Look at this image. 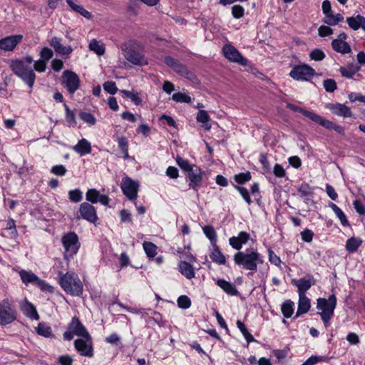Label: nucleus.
Instances as JSON below:
<instances>
[{"mask_svg": "<svg viewBox=\"0 0 365 365\" xmlns=\"http://www.w3.org/2000/svg\"><path fill=\"white\" fill-rule=\"evenodd\" d=\"M34 62L31 56H26L22 59L11 61L10 68L12 72L32 88L36 80V74L33 68L29 66Z\"/></svg>", "mask_w": 365, "mask_h": 365, "instance_id": "obj_1", "label": "nucleus"}, {"mask_svg": "<svg viewBox=\"0 0 365 365\" xmlns=\"http://www.w3.org/2000/svg\"><path fill=\"white\" fill-rule=\"evenodd\" d=\"M286 107L294 112H299L302 113L304 116L309 118L313 122L323 126L327 129L334 130L341 135H345L344 128L341 125H336L331 120L325 119L314 112L307 110L297 105L290 103H287Z\"/></svg>", "mask_w": 365, "mask_h": 365, "instance_id": "obj_2", "label": "nucleus"}, {"mask_svg": "<svg viewBox=\"0 0 365 365\" xmlns=\"http://www.w3.org/2000/svg\"><path fill=\"white\" fill-rule=\"evenodd\" d=\"M233 258L237 265L252 272L257 270L258 264L263 263L261 255L256 250L251 252L239 251L234 255Z\"/></svg>", "mask_w": 365, "mask_h": 365, "instance_id": "obj_3", "label": "nucleus"}, {"mask_svg": "<svg viewBox=\"0 0 365 365\" xmlns=\"http://www.w3.org/2000/svg\"><path fill=\"white\" fill-rule=\"evenodd\" d=\"M336 305V298L335 294H331L328 299L319 298L317 300V309L322 312H317L320 315L324 324L327 327L329 321L334 315V312Z\"/></svg>", "mask_w": 365, "mask_h": 365, "instance_id": "obj_4", "label": "nucleus"}, {"mask_svg": "<svg viewBox=\"0 0 365 365\" xmlns=\"http://www.w3.org/2000/svg\"><path fill=\"white\" fill-rule=\"evenodd\" d=\"M74 335L83 338L86 340H90L91 338L86 328L76 316H74L68 324V330L63 333V339L71 341L73 339Z\"/></svg>", "mask_w": 365, "mask_h": 365, "instance_id": "obj_5", "label": "nucleus"}, {"mask_svg": "<svg viewBox=\"0 0 365 365\" xmlns=\"http://www.w3.org/2000/svg\"><path fill=\"white\" fill-rule=\"evenodd\" d=\"M17 318V311L8 299L0 302V324L5 326L14 322Z\"/></svg>", "mask_w": 365, "mask_h": 365, "instance_id": "obj_6", "label": "nucleus"}, {"mask_svg": "<svg viewBox=\"0 0 365 365\" xmlns=\"http://www.w3.org/2000/svg\"><path fill=\"white\" fill-rule=\"evenodd\" d=\"M315 70L310 66L303 63L295 65L289 73L290 77L297 81H309L315 75Z\"/></svg>", "mask_w": 365, "mask_h": 365, "instance_id": "obj_7", "label": "nucleus"}, {"mask_svg": "<svg viewBox=\"0 0 365 365\" xmlns=\"http://www.w3.org/2000/svg\"><path fill=\"white\" fill-rule=\"evenodd\" d=\"M120 187L123 193L130 200H134L138 197L139 184L130 178L125 176L122 179Z\"/></svg>", "mask_w": 365, "mask_h": 365, "instance_id": "obj_8", "label": "nucleus"}, {"mask_svg": "<svg viewBox=\"0 0 365 365\" xmlns=\"http://www.w3.org/2000/svg\"><path fill=\"white\" fill-rule=\"evenodd\" d=\"M224 56L231 62L237 63L242 66L247 65V60L232 45L227 43L222 47Z\"/></svg>", "mask_w": 365, "mask_h": 365, "instance_id": "obj_9", "label": "nucleus"}, {"mask_svg": "<svg viewBox=\"0 0 365 365\" xmlns=\"http://www.w3.org/2000/svg\"><path fill=\"white\" fill-rule=\"evenodd\" d=\"M63 83L70 93H73L80 85V80L78 75L72 71L66 70L62 75Z\"/></svg>", "mask_w": 365, "mask_h": 365, "instance_id": "obj_10", "label": "nucleus"}, {"mask_svg": "<svg viewBox=\"0 0 365 365\" xmlns=\"http://www.w3.org/2000/svg\"><path fill=\"white\" fill-rule=\"evenodd\" d=\"M204 172L197 165L195 166L191 171L185 174V178L189 180V187L197 192L202 185Z\"/></svg>", "mask_w": 365, "mask_h": 365, "instance_id": "obj_11", "label": "nucleus"}, {"mask_svg": "<svg viewBox=\"0 0 365 365\" xmlns=\"http://www.w3.org/2000/svg\"><path fill=\"white\" fill-rule=\"evenodd\" d=\"M62 243L65 247L66 254L72 257L78 250V238L77 235L71 232L62 237Z\"/></svg>", "mask_w": 365, "mask_h": 365, "instance_id": "obj_12", "label": "nucleus"}, {"mask_svg": "<svg viewBox=\"0 0 365 365\" xmlns=\"http://www.w3.org/2000/svg\"><path fill=\"white\" fill-rule=\"evenodd\" d=\"M309 279L304 277L299 279H292V284L297 287L299 296L305 295V293L314 284L315 280L312 275H307Z\"/></svg>", "mask_w": 365, "mask_h": 365, "instance_id": "obj_13", "label": "nucleus"}, {"mask_svg": "<svg viewBox=\"0 0 365 365\" xmlns=\"http://www.w3.org/2000/svg\"><path fill=\"white\" fill-rule=\"evenodd\" d=\"M23 39V36L21 34H16L4 37L0 39V49L6 51H13L18 43Z\"/></svg>", "mask_w": 365, "mask_h": 365, "instance_id": "obj_14", "label": "nucleus"}, {"mask_svg": "<svg viewBox=\"0 0 365 365\" xmlns=\"http://www.w3.org/2000/svg\"><path fill=\"white\" fill-rule=\"evenodd\" d=\"M327 108H329L333 114L342 116L344 118L351 117L353 115L350 108L346 106L345 104L339 103H329L327 105Z\"/></svg>", "mask_w": 365, "mask_h": 365, "instance_id": "obj_15", "label": "nucleus"}, {"mask_svg": "<svg viewBox=\"0 0 365 365\" xmlns=\"http://www.w3.org/2000/svg\"><path fill=\"white\" fill-rule=\"evenodd\" d=\"M250 239V235L245 231L240 232L237 236H233L229 239L230 246L237 250H240L243 245H245Z\"/></svg>", "mask_w": 365, "mask_h": 365, "instance_id": "obj_16", "label": "nucleus"}, {"mask_svg": "<svg viewBox=\"0 0 365 365\" xmlns=\"http://www.w3.org/2000/svg\"><path fill=\"white\" fill-rule=\"evenodd\" d=\"M20 309L25 316L31 319L38 320L40 319L36 307L26 299L20 304Z\"/></svg>", "mask_w": 365, "mask_h": 365, "instance_id": "obj_17", "label": "nucleus"}, {"mask_svg": "<svg viewBox=\"0 0 365 365\" xmlns=\"http://www.w3.org/2000/svg\"><path fill=\"white\" fill-rule=\"evenodd\" d=\"M89 341L90 340H86L83 338L75 340L74 346L80 355L91 357V344H87Z\"/></svg>", "mask_w": 365, "mask_h": 365, "instance_id": "obj_18", "label": "nucleus"}, {"mask_svg": "<svg viewBox=\"0 0 365 365\" xmlns=\"http://www.w3.org/2000/svg\"><path fill=\"white\" fill-rule=\"evenodd\" d=\"M50 45L54 48L55 51L60 55H69L73 51V48L71 46H63L61 44V38L56 36L51 38Z\"/></svg>", "mask_w": 365, "mask_h": 365, "instance_id": "obj_19", "label": "nucleus"}, {"mask_svg": "<svg viewBox=\"0 0 365 365\" xmlns=\"http://www.w3.org/2000/svg\"><path fill=\"white\" fill-rule=\"evenodd\" d=\"M311 307L310 299L306 296H299L298 307L294 319H296L302 314L307 313Z\"/></svg>", "mask_w": 365, "mask_h": 365, "instance_id": "obj_20", "label": "nucleus"}, {"mask_svg": "<svg viewBox=\"0 0 365 365\" xmlns=\"http://www.w3.org/2000/svg\"><path fill=\"white\" fill-rule=\"evenodd\" d=\"M216 284L229 295L239 296L240 294L235 284L226 281L225 279H219L217 280Z\"/></svg>", "mask_w": 365, "mask_h": 365, "instance_id": "obj_21", "label": "nucleus"}, {"mask_svg": "<svg viewBox=\"0 0 365 365\" xmlns=\"http://www.w3.org/2000/svg\"><path fill=\"white\" fill-rule=\"evenodd\" d=\"M179 272L187 279H191L195 277V269L192 265L185 261H180L178 264Z\"/></svg>", "mask_w": 365, "mask_h": 365, "instance_id": "obj_22", "label": "nucleus"}, {"mask_svg": "<svg viewBox=\"0 0 365 365\" xmlns=\"http://www.w3.org/2000/svg\"><path fill=\"white\" fill-rule=\"evenodd\" d=\"M164 63L170 67L175 72L178 74H181V73L185 71V65L181 63L180 61L175 59L170 56H165L164 58Z\"/></svg>", "mask_w": 365, "mask_h": 365, "instance_id": "obj_23", "label": "nucleus"}, {"mask_svg": "<svg viewBox=\"0 0 365 365\" xmlns=\"http://www.w3.org/2000/svg\"><path fill=\"white\" fill-rule=\"evenodd\" d=\"M125 58L129 62L135 65H142L144 56L135 49H129L125 52Z\"/></svg>", "mask_w": 365, "mask_h": 365, "instance_id": "obj_24", "label": "nucleus"}, {"mask_svg": "<svg viewBox=\"0 0 365 365\" xmlns=\"http://www.w3.org/2000/svg\"><path fill=\"white\" fill-rule=\"evenodd\" d=\"M360 66L354 63H349L346 67H340L339 71L343 77L346 78H352L353 76L360 71Z\"/></svg>", "mask_w": 365, "mask_h": 365, "instance_id": "obj_25", "label": "nucleus"}, {"mask_svg": "<svg viewBox=\"0 0 365 365\" xmlns=\"http://www.w3.org/2000/svg\"><path fill=\"white\" fill-rule=\"evenodd\" d=\"M210 257L213 262H215L218 264H226V258L223 253L221 252L217 243L212 245V251L210 255Z\"/></svg>", "mask_w": 365, "mask_h": 365, "instance_id": "obj_26", "label": "nucleus"}, {"mask_svg": "<svg viewBox=\"0 0 365 365\" xmlns=\"http://www.w3.org/2000/svg\"><path fill=\"white\" fill-rule=\"evenodd\" d=\"M73 150L81 155H84L91 152V145L87 140L82 138L73 146Z\"/></svg>", "mask_w": 365, "mask_h": 365, "instance_id": "obj_27", "label": "nucleus"}, {"mask_svg": "<svg viewBox=\"0 0 365 365\" xmlns=\"http://www.w3.org/2000/svg\"><path fill=\"white\" fill-rule=\"evenodd\" d=\"M74 279L68 272L60 277L59 284L61 288L66 292H72V284Z\"/></svg>", "mask_w": 365, "mask_h": 365, "instance_id": "obj_28", "label": "nucleus"}, {"mask_svg": "<svg viewBox=\"0 0 365 365\" xmlns=\"http://www.w3.org/2000/svg\"><path fill=\"white\" fill-rule=\"evenodd\" d=\"M331 46L335 51L342 54L349 53L351 51L350 46L345 41L332 40Z\"/></svg>", "mask_w": 365, "mask_h": 365, "instance_id": "obj_29", "label": "nucleus"}, {"mask_svg": "<svg viewBox=\"0 0 365 365\" xmlns=\"http://www.w3.org/2000/svg\"><path fill=\"white\" fill-rule=\"evenodd\" d=\"M19 275L22 282L26 285L29 283L36 285L39 279V277L32 272L26 271L25 269H21L19 272Z\"/></svg>", "mask_w": 365, "mask_h": 365, "instance_id": "obj_30", "label": "nucleus"}, {"mask_svg": "<svg viewBox=\"0 0 365 365\" xmlns=\"http://www.w3.org/2000/svg\"><path fill=\"white\" fill-rule=\"evenodd\" d=\"M78 212H80V216H77V219L81 217L88 222H91V204L83 202L80 205Z\"/></svg>", "mask_w": 365, "mask_h": 365, "instance_id": "obj_31", "label": "nucleus"}, {"mask_svg": "<svg viewBox=\"0 0 365 365\" xmlns=\"http://www.w3.org/2000/svg\"><path fill=\"white\" fill-rule=\"evenodd\" d=\"M196 120L197 122L203 123L202 127L205 130H210L211 129V124L209 123L210 117L206 110H199L197 113Z\"/></svg>", "mask_w": 365, "mask_h": 365, "instance_id": "obj_32", "label": "nucleus"}, {"mask_svg": "<svg viewBox=\"0 0 365 365\" xmlns=\"http://www.w3.org/2000/svg\"><path fill=\"white\" fill-rule=\"evenodd\" d=\"M329 206L331 208L340 220L343 226H349V222L343 211L334 203L329 202Z\"/></svg>", "mask_w": 365, "mask_h": 365, "instance_id": "obj_33", "label": "nucleus"}, {"mask_svg": "<svg viewBox=\"0 0 365 365\" xmlns=\"http://www.w3.org/2000/svg\"><path fill=\"white\" fill-rule=\"evenodd\" d=\"M364 16L358 14L356 16H350L346 18V22L349 26L354 31L361 28Z\"/></svg>", "mask_w": 365, "mask_h": 365, "instance_id": "obj_34", "label": "nucleus"}, {"mask_svg": "<svg viewBox=\"0 0 365 365\" xmlns=\"http://www.w3.org/2000/svg\"><path fill=\"white\" fill-rule=\"evenodd\" d=\"M362 241L358 238L352 237L347 240L346 242V250L350 252H355L358 248L361 246Z\"/></svg>", "mask_w": 365, "mask_h": 365, "instance_id": "obj_35", "label": "nucleus"}, {"mask_svg": "<svg viewBox=\"0 0 365 365\" xmlns=\"http://www.w3.org/2000/svg\"><path fill=\"white\" fill-rule=\"evenodd\" d=\"M294 302L290 299L286 300L281 306V311L285 318L292 317L294 312Z\"/></svg>", "mask_w": 365, "mask_h": 365, "instance_id": "obj_36", "label": "nucleus"}, {"mask_svg": "<svg viewBox=\"0 0 365 365\" xmlns=\"http://www.w3.org/2000/svg\"><path fill=\"white\" fill-rule=\"evenodd\" d=\"M120 92L122 94L123 97L130 98L134 103L135 105L139 106L141 104L142 99L140 97L138 93L134 92L133 91H130L127 90H121Z\"/></svg>", "mask_w": 365, "mask_h": 365, "instance_id": "obj_37", "label": "nucleus"}, {"mask_svg": "<svg viewBox=\"0 0 365 365\" xmlns=\"http://www.w3.org/2000/svg\"><path fill=\"white\" fill-rule=\"evenodd\" d=\"M236 324L237 328L240 329V331H241V333L242 334V335L244 336L245 339L247 342V346H248L249 343L252 341H257V340L253 337V336L249 332V331L247 330L245 324L242 322H241L240 320H237Z\"/></svg>", "mask_w": 365, "mask_h": 365, "instance_id": "obj_38", "label": "nucleus"}, {"mask_svg": "<svg viewBox=\"0 0 365 365\" xmlns=\"http://www.w3.org/2000/svg\"><path fill=\"white\" fill-rule=\"evenodd\" d=\"M36 333L40 336L48 338L52 335V329L50 326L42 322L38 323L36 327Z\"/></svg>", "mask_w": 365, "mask_h": 365, "instance_id": "obj_39", "label": "nucleus"}, {"mask_svg": "<svg viewBox=\"0 0 365 365\" xmlns=\"http://www.w3.org/2000/svg\"><path fill=\"white\" fill-rule=\"evenodd\" d=\"M175 160L180 169L186 173L191 171L196 166V165L190 164L187 160L183 159L178 155L176 156Z\"/></svg>", "mask_w": 365, "mask_h": 365, "instance_id": "obj_40", "label": "nucleus"}, {"mask_svg": "<svg viewBox=\"0 0 365 365\" xmlns=\"http://www.w3.org/2000/svg\"><path fill=\"white\" fill-rule=\"evenodd\" d=\"M203 232L205 236L210 240L212 245L216 244L217 242V233L212 225H206L202 228Z\"/></svg>", "mask_w": 365, "mask_h": 365, "instance_id": "obj_41", "label": "nucleus"}, {"mask_svg": "<svg viewBox=\"0 0 365 365\" xmlns=\"http://www.w3.org/2000/svg\"><path fill=\"white\" fill-rule=\"evenodd\" d=\"M143 249L148 257L153 258L157 255V246L151 242H144L143 244Z\"/></svg>", "mask_w": 365, "mask_h": 365, "instance_id": "obj_42", "label": "nucleus"}, {"mask_svg": "<svg viewBox=\"0 0 365 365\" xmlns=\"http://www.w3.org/2000/svg\"><path fill=\"white\" fill-rule=\"evenodd\" d=\"M109 201L110 199L108 196L101 195L98 190H96V189H93V204L99 202L103 205H108Z\"/></svg>", "mask_w": 365, "mask_h": 365, "instance_id": "obj_43", "label": "nucleus"}, {"mask_svg": "<svg viewBox=\"0 0 365 365\" xmlns=\"http://www.w3.org/2000/svg\"><path fill=\"white\" fill-rule=\"evenodd\" d=\"M252 175L249 171L245 173H240L235 175L234 176L235 181L240 185L245 184V182L250 181Z\"/></svg>", "mask_w": 365, "mask_h": 365, "instance_id": "obj_44", "label": "nucleus"}, {"mask_svg": "<svg viewBox=\"0 0 365 365\" xmlns=\"http://www.w3.org/2000/svg\"><path fill=\"white\" fill-rule=\"evenodd\" d=\"M301 197L312 196L313 188L307 182H303L297 189Z\"/></svg>", "mask_w": 365, "mask_h": 365, "instance_id": "obj_45", "label": "nucleus"}, {"mask_svg": "<svg viewBox=\"0 0 365 365\" xmlns=\"http://www.w3.org/2000/svg\"><path fill=\"white\" fill-rule=\"evenodd\" d=\"M64 108L66 110V120L67 123L75 127L76 125V115L73 110L70 109L68 106L67 104H64Z\"/></svg>", "mask_w": 365, "mask_h": 365, "instance_id": "obj_46", "label": "nucleus"}, {"mask_svg": "<svg viewBox=\"0 0 365 365\" xmlns=\"http://www.w3.org/2000/svg\"><path fill=\"white\" fill-rule=\"evenodd\" d=\"M105 44L101 41H98L93 38V52L98 56H103L105 53Z\"/></svg>", "mask_w": 365, "mask_h": 365, "instance_id": "obj_47", "label": "nucleus"}, {"mask_svg": "<svg viewBox=\"0 0 365 365\" xmlns=\"http://www.w3.org/2000/svg\"><path fill=\"white\" fill-rule=\"evenodd\" d=\"M118 147L124 155L125 158H128V143L125 137L121 136L118 140Z\"/></svg>", "mask_w": 365, "mask_h": 365, "instance_id": "obj_48", "label": "nucleus"}, {"mask_svg": "<svg viewBox=\"0 0 365 365\" xmlns=\"http://www.w3.org/2000/svg\"><path fill=\"white\" fill-rule=\"evenodd\" d=\"M172 100H173L175 102H180V103H190L191 102V98L187 96L185 93H182L180 92L175 93L172 96Z\"/></svg>", "mask_w": 365, "mask_h": 365, "instance_id": "obj_49", "label": "nucleus"}, {"mask_svg": "<svg viewBox=\"0 0 365 365\" xmlns=\"http://www.w3.org/2000/svg\"><path fill=\"white\" fill-rule=\"evenodd\" d=\"M68 198L73 202H79L82 200V192L79 189H75L68 192Z\"/></svg>", "mask_w": 365, "mask_h": 365, "instance_id": "obj_50", "label": "nucleus"}, {"mask_svg": "<svg viewBox=\"0 0 365 365\" xmlns=\"http://www.w3.org/2000/svg\"><path fill=\"white\" fill-rule=\"evenodd\" d=\"M36 285L40 288V289L42 292H48V293H53L54 292V288L46 281L38 279V282H36Z\"/></svg>", "mask_w": 365, "mask_h": 365, "instance_id": "obj_51", "label": "nucleus"}, {"mask_svg": "<svg viewBox=\"0 0 365 365\" xmlns=\"http://www.w3.org/2000/svg\"><path fill=\"white\" fill-rule=\"evenodd\" d=\"M234 187L240 193L241 196L244 199V200L248 204L250 205L252 203V200L250 196L249 191L245 187L234 185Z\"/></svg>", "mask_w": 365, "mask_h": 365, "instance_id": "obj_52", "label": "nucleus"}, {"mask_svg": "<svg viewBox=\"0 0 365 365\" xmlns=\"http://www.w3.org/2000/svg\"><path fill=\"white\" fill-rule=\"evenodd\" d=\"M178 306L181 309H188L191 306V300L186 295H181L178 297Z\"/></svg>", "mask_w": 365, "mask_h": 365, "instance_id": "obj_53", "label": "nucleus"}, {"mask_svg": "<svg viewBox=\"0 0 365 365\" xmlns=\"http://www.w3.org/2000/svg\"><path fill=\"white\" fill-rule=\"evenodd\" d=\"M323 86L327 92L333 93L337 88L336 83L334 79L328 78L324 81Z\"/></svg>", "mask_w": 365, "mask_h": 365, "instance_id": "obj_54", "label": "nucleus"}, {"mask_svg": "<svg viewBox=\"0 0 365 365\" xmlns=\"http://www.w3.org/2000/svg\"><path fill=\"white\" fill-rule=\"evenodd\" d=\"M309 57L312 60L319 61L325 58V53L319 48H314L310 52Z\"/></svg>", "mask_w": 365, "mask_h": 365, "instance_id": "obj_55", "label": "nucleus"}, {"mask_svg": "<svg viewBox=\"0 0 365 365\" xmlns=\"http://www.w3.org/2000/svg\"><path fill=\"white\" fill-rule=\"evenodd\" d=\"M232 15L235 19H240L245 15V9L241 5H234L232 7Z\"/></svg>", "mask_w": 365, "mask_h": 365, "instance_id": "obj_56", "label": "nucleus"}, {"mask_svg": "<svg viewBox=\"0 0 365 365\" xmlns=\"http://www.w3.org/2000/svg\"><path fill=\"white\" fill-rule=\"evenodd\" d=\"M103 88L107 93L111 95H114L118 91L115 83L111 81L105 82L103 84Z\"/></svg>", "mask_w": 365, "mask_h": 365, "instance_id": "obj_57", "label": "nucleus"}, {"mask_svg": "<svg viewBox=\"0 0 365 365\" xmlns=\"http://www.w3.org/2000/svg\"><path fill=\"white\" fill-rule=\"evenodd\" d=\"M53 51L48 47H43L40 52L41 59L44 60L46 61L50 60L53 57Z\"/></svg>", "mask_w": 365, "mask_h": 365, "instance_id": "obj_58", "label": "nucleus"}, {"mask_svg": "<svg viewBox=\"0 0 365 365\" xmlns=\"http://www.w3.org/2000/svg\"><path fill=\"white\" fill-rule=\"evenodd\" d=\"M180 75L193 83H198V78L196 75L192 71L188 70L187 67L185 68V71Z\"/></svg>", "mask_w": 365, "mask_h": 365, "instance_id": "obj_59", "label": "nucleus"}, {"mask_svg": "<svg viewBox=\"0 0 365 365\" xmlns=\"http://www.w3.org/2000/svg\"><path fill=\"white\" fill-rule=\"evenodd\" d=\"M319 36L321 37H326L333 34V29L328 26H320L318 29Z\"/></svg>", "mask_w": 365, "mask_h": 365, "instance_id": "obj_60", "label": "nucleus"}, {"mask_svg": "<svg viewBox=\"0 0 365 365\" xmlns=\"http://www.w3.org/2000/svg\"><path fill=\"white\" fill-rule=\"evenodd\" d=\"M259 162L262 165L265 172L269 173L271 170L270 164L267 160V154L261 153L259 155Z\"/></svg>", "mask_w": 365, "mask_h": 365, "instance_id": "obj_61", "label": "nucleus"}, {"mask_svg": "<svg viewBox=\"0 0 365 365\" xmlns=\"http://www.w3.org/2000/svg\"><path fill=\"white\" fill-rule=\"evenodd\" d=\"M302 240L305 242H311L313 240L314 232L309 229H305L301 232Z\"/></svg>", "mask_w": 365, "mask_h": 365, "instance_id": "obj_62", "label": "nucleus"}, {"mask_svg": "<svg viewBox=\"0 0 365 365\" xmlns=\"http://www.w3.org/2000/svg\"><path fill=\"white\" fill-rule=\"evenodd\" d=\"M67 170L63 165H58L53 166L51 169V172L54 175L63 176L66 174Z\"/></svg>", "mask_w": 365, "mask_h": 365, "instance_id": "obj_63", "label": "nucleus"}, {"mask_svg": "<svg viewBox=\"0 0 365 365\" xmlns=\"http://www.w3.org/2000/svg\"><path fill=\"white\" fill-rule=\"evenodd\" d=\"M348 97L351 102L359 101L365 103V96H363L361 93L351 92L349 94Z\"/></svg>", "mask_w": 365, "mask_h": 365, "instance_id": "obj_64", "label": "nucleus"}]
</instances>
